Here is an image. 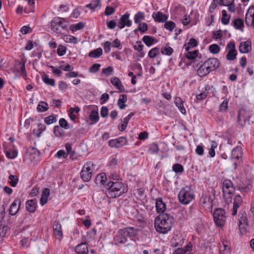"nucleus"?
I'll use <instances>...</instances> for the list:
<instances>
[{
    "mask_svg": "<svg viewBox=\"0 0 254 254\" xmlns=\"http://www.w3.org/2000/svg\"><path fill=\"white\" fill-rule=\"evenodd\" d=\"M245 23L248 26H253L254 28V12L253 7L249 8L246 14Z\"/></svg>",
    "mask_w": 254,
    "mask_h": 254,
    "instance_id": "13",
    "label": "nucleus"
},
{
    "mask_svg": "<svg viewBox=\"0 0 254 254\" xmlns=\"http://www.w3.org/2000/svg\"><path fill=\"white\" fill-rule=\"evenodd\" d=\"M57 121V118L55 115H52L47 117L44 119V122L47 125H51Z\"/></svg>",
    "mask_w": 254,
    "mask_h": 254,
    "instance_id": "46",
    "label": "nucleus"
},
{
    "mask_svg": "<svg viewBox=\"0 0 254 254\" xmlns=\"http://www.w3.org/2000/svg\"><path fill=\"white\" fill-rule=\"evenodd\" d=\"M94 165L91 162L85 164L80 172V177L84 182H89L92 176Z\"/></svg>",
    "mask_w": 254,
    "mask_h": 254,
    "instance_id": "6",
    "label": "nucleus"
},
{
    "mask_svg": "<svg viewBox=\"0 0 254 254\" xmlns=\"http://www.w3.org/2000/svg\"><path fill=\"white\" fill-rule=\"evenodd\" d=\"M100 66V64H94L89 68V71L91 73L97 72L99 71Z\"/></svg>",
    "mask_w": 254,
    "mask_h": 254,
    "instance_id": "60",
    "label": "nucleus"
},
{
    "mask_svg": "<svg viewBox=\"0 0 254 254\" xmlns=\"http://www.w3.org/2000/svg\"><path fill=\"white\" fill-rule=\"evenodd\" d=\"M228 108V101L225 99L219 106V111L220 112H226Z\"/></svg>",
    "mask_w": 254,
    "mask_h": 254,
    "instance_id": "55",
    "label": "nucleus"
},
{
    "mask_svg": "<svg viewBox=\"0 0 254 254\" xmlns=\"http://www.w3.org/2000/svg\"><path fill=\"white\" fill-rule=\"evenodd\" d=\"M134 115V113L133 112L130 113L127 117L125 118L124 119L123 123H122L121 125H119L118 126V129L122 131L124 130L128 124V122L129 121L130 118Z\"/></svg>",
    "mask_w": 254,
    "mask_h": 254,
    "instance_id": "25",
    "label": "nucleus"
},
{
    "mask_svg": "<svg viewBox=\"0 0 254 254\" xmlns=\"http://www.w3.org/2000/svg\"><path fill=\"white\" fill-rule=\"evenodd\" d=\"M127 140L125 137H120L115 139L109 140V145L112 147L120 148L126 145Z\"/></svg>",
    "mask_w": 254,
    "mask_h": 254,
    "instance_id": "11",
    "label": "nucleus"
},
{
    "mask_svg": "<svg viewBox=\"0 0 254 254\" xmlns=\"http://www.w3.org/2000/svg\"><path fill=\"white\" fill-rule=\"evenodd\" d=\"M145 19V13L143 12L139 11L136 13L134 16V22L136 24L141 23V21Z\"/></svg>",
    "mask_w": 254,
    "mask_h": 254,
    "instance_id": "33",
    "label": "nucleus"
},
{
    "mask_svg": "<svg viewBox=\"0 0 254 254\" xmlns=\"http://www.w3.org/2000/svg\"><path fill=\"white\" fill-rule=\"evenodd\" d=\"M127 101V96L126 94H122L120 96V98L118 101V105L120 109H124L126 107L125 103Z\"/></svg>",
    "mask_w": 254,
    "mask_h": 254,
    "instance_id": "29",
    "label": "nucleus"
},
{
    "mask_svg": "<svg viewBox=\"0 0 254 254\" xmlns=\"http://www.w3.org/2000/svg\"><path fill=\"white\" fill-rule=\"evenodd\" d=\"M250 114L249 112L245 109H241L238 115V122L241 126L246 125L247 123L248 125H251L254 122L250 120Z\"/></svg>",
    "mask_w": 254,
    "mask_h": 254,
    "instance_id": "8",
    "label": "nucleus"
},
{
    "mask_svg": "<svg viewBox=\"0 0 254 254\" xmlns=\"http://www.w3.org/2000/svg\"><path fill=\"white\" fill-rule=\"evenodd\" d=\"M42 80L43 82L47 85H50L51 86H54L55 85V80L53 78H50L47 74H44L42 76Z\"/></svg>",
    "mask_w": 254,
    "mask_h": 254,
    "instance_id": "34",
    "label": "nucleus"
},
{
    "mask_svg": "<svg viewBox=\"0 0 254 254\" xmlns=\"http://www.w3.org/2000/svg\"><path fill=\"white\" fill-rule=\"evenodd\" d=\"M89 119L94 123H97L99 119L98 112L96 111H92L90 114Z\"/></svg>",
    "mask_w": 254,
    "mask_h": 254,
    "instance_id": "44",
    "label": "nucleus"
},
{
    "mask_svg": "<svg viewBox=\"0 0 254 254\" xmlns=\"http://www.w3.org/2000/svg\"><path fill=\"white\" fill-rule=\"evenodd\" d=\"M239 50L240 53H248L252 50V42L250 40L242 42L240 43Z\"/></svg>",
    "mask_w": 254,
    "mask_h": 254,
    "instance_id": "14",
    "label": "nucleus"
},
{
    "mask_svg": "<svg viewBox=\"0 0 254 254\" xmlns=\"http://www.w3.org/2000/svg\"><path fill=\"white\" fill-rule=\"evenodd\" d=\"M235 191V189L234 187H232L231 188H229L228 189L223 190V195L224 196H226V194H228V197L230 198H232L233 194L234 193Z\"/></svg>",
    "mask_w": 254,
    "mask_h": 254,
    "instance_id": "54",
    "label": "nucleus"
},
{
    "mask_svg": "<svg viewBox=\"0 0 254 254\" xmlns=\"http://www.w3.org/2000/svg\"><path fill=\"white\" fill-rule=\"evenodd\" d=\"M160 53V49L158 47H155L151 49L148 52V57L150 58H154Z\"/></svg>",
    "mask_w": 254,
    "mask_h": 254,
    "instance_id": "43",
    "label": "nucleus"
},
{
    "mask_svg": "<svg viewBox=\"0 0 254 254\" xmlns=\"http://www.w3.org/2000/svg\"><path fill=\"white\" fill-rule=\"evenodd\" d=\"M69 23L64 18L54 17L51 22L52 30L58 34H62V31L67 28Z\"/></svg>",
    "mask_w": 254,
    "mask_h": 254,
    "instance_id": "5",
    "label": "nucleus"
},
{
    "mask_svg": "<svg viewBox=\"0 0 254 254\" xmlns=\"http://www.w3.org/2000/svg\"><path fill=\"white\" fill-rule=\"evenodd\" d=\"M103 54V50L101 48H98L89 52L88 56L91 58H98Z\"/></svg>",
    "mask_w": 254,
    "mask_h": 254,
    "instance_id": "32",
    "label": "nucleus"
},
{
    "mask_svg": "<svg viewBox=\"0 0 254 254\" xmlns=\"http://www.w3.org/2000/svg\"><path fill=\"white\" fill-rule=\"evenodd\" d=\"M242 198L240 195H236L234 198L233 207L232 211V215L237 214L238 209L240 207L242 203Z\"/></svg>",
    "mask_w": 254,
    "mask_h": 254,
    "instance_id": "15",
    "label": "nucleus"
},
{
    "mask_svg": "<svg viewBox=\"0 0 254 254\" xmlns=\"http://www.w3.org/2000/svg\"><path fill=\"white\" fill-rule=\"evenodd\" d=\"M188 53L186 54V58L189 60L195 59L198 55V51L197 50H194L193 52L187 51Z\"/></svg>",
    "mask_w": 254,
    "mask_h": 254,
    "instance_id": "51",
    "label": "nucleus"
},
{
    "mask_svg": "<svg viewBox=\"0 0 254 254\" xmlns=\"http://www.w3.org/2000/svg\"><path fill=\"white\" fill-rule=\"evenodd\" d=\"M129 14L128 12L121 16L120 19V22L118 25L120 29L124 28L125 26L130 27L131 26L132 22L129 20Z\"/></svg>",
    "mask_w": 254,
    "mask_h": 254,
    "instance_id": "10",
    "label": "nucleus"
},
{
    "mask_svg": "<svg viewBox=\"0 0 254 254\" xmlns=\"http://www.w3.org/2000/svg\"><path fill=\"white\" fill-rule=\"evenodd\" d=\"M100 2V0H93L90 3L86 5L85 7L94 10L98 6Z\"/></svg>",
    "mask_w": 254,
    "mask_h": 254,
    "instance_id": "48",
    "label": "nucleus"
},
{
    "mask_svg": "<svg viewBox=\"0 0 254 254\" xmlns=\"http://www.w3.org/2000/svg\"><path fill=\"white\" fill-rule=\"evenodd\" d=\"M49 109L48 104L45 102H40L37 106V110L40 112H45Z\"/></svg>",
    "mask_w": 254,
    "mask_h": 254,
    "instance_id": "37",
    "label": "nucleus"
},
{
    "mask_svg": "<svg viewBox=\"0 0 254 254\" xmlns=\"http://www.w3.org/2000/svg\"><path fill=\"white\" fill-rule=\"evenodd\" d=\"M156 208L158 213H164L166 209V204L163 202L162 198H158L156 199Z\"/></svg>",
    "mask_w": 254,
    "mask_h": 254,
    "instance_id": "22",
    "label": "nucleus"
},
{
    "mask_svg": "<svg viewBox=\"0 0 254 254\" xmlns=\"http://www.w3.org/2000/svg\"><path fill=\"white\" fill-rule=\"evenodd\" d=\"M106 188L108 196L113 198L119 197L128 190L127 185L119 181H109L106 185Z\"/></svg>",
    "mask_w": 254,
    "mask_h": 254,
    "instance_id": "2",
    "label": "nucleus"
},
{
    "mask_svg": "<svg viewBox=\"0 0 254 254\" xmlns=\"http://www.w3.org/2000/svg\"><path fill=\"white\" fill-rule=\"evenodd\" d=\"M209 72L218 68L220 64L219 61L215 58H210L204 62Z\"/></svg>",
    "mask_w": 254,
    "mask_h": 254,
    "instance_id": "9",
    "label": "nucleus"
},
{
    "mask_svg": "<svg viewBox=\"0 0 254 254\" xmlns=\"http://www.w3.org/2000/svg\"><path fill=\"white\" fill-rule=\"evenodd\" d=\"M6 156L11 159H14L17 156V152L15 150H9L6 152Z\"/></svg>",
    "mask_w": 254,
    "mask_h": 254,
    "instance_id": "50",
    "label": "nucleus"
},
{
    "mask_svg": "<svg viewBox=\"0 0 254 254\" xmlns=\"http://www.w3.org/2000/svg\"><path fill=\"white\" fill-rule=\"evenodd\" d=\"M142 40L146 46L150 47L153 44L155 39L151 36L146 35L143 37Z\"/></svg>",
    "mask_w": 254,
    "mask_h": 254,
    "instance_id": "40",
    "label": "nucleus"
},
{
    "mask_svg": "<svg viewBox=\"0 0 254 254\" xmlns=\"http://www.w3.org/2000/svg\"><path fill=\"white\" fill-rule=\"evenodd\" d=\"M8 179L10 180L9 184L12 187H16L19 181L18 177L16 175H10Z\"/></svg>",
    "mask_w": 254,
    "mask_h": 254,
    "instance_id": "35",
    "label": "nucleus"
},
{
    "mask_svg": "<svg viewBox=\"0 0 254 254\" xmlns=\"http://www.w3.org/2000/svg\"><path fill=\"white\" fill-rule=\"evenodd\" d=\"M59 125L60 127L63 128H64L65 129H67L69 128V125L68 124L67 122L64 119L61 118L59 120Z\"/></svg>",
    "mask_w": 254,
    "mask_h": 254,
    "instance_id": "57",
    "label": "nucleus"
},
{
    "mask_svg": "<svg viewBox=\"0 0 254 254\" xmlns=\"http://www.w3.org/2000/svg\"><path fill=\"white\" fill-rule=\"evenodd\" d=\"M243 149L240 146H237L234 148L231 152V158L238 161V162H242L243 161Z\"/></svg>",
    "mask_w": 254,
    "mask_h": 254,
    "instance_id": "12",
    "label": "nucleus"
},
{
    "mask_svg": "<svg viewBox=\"0 0 254 254\" xmlns=\"http://www.w3.org/2000/svg\"><path fill=\"white\" fill-rule=\"evenodd\" d=\"M138 229L133 227H127L120 229L114 238L115 244L118 245L125 244L127 242V237H132L138 235Z\"/></svg>",
    "mask_w": 254,
    "mask_h": 254,
    "instance_id": "3",
    "label": "nucleus"
},
{
    "mask_svg": "<svg viewBox=\"0 0 254 254\" xmlns=\"http://www.w3.org/2000/svg\"><path fill=\"white\" fill-rule=\"evenodd\" d=\"M175 103L177 107L179 108L180 111L184 115L186 114V110L184 106V102L182 99L179 97H177L175 98Z\"/></svg>",
    "mask_w": 254,
    "mask_h": 254,
    "instance_id": "23",
    "label": "nucleus"
},
{
    "mask_svg": "<svg viewBox=\"0 0 254 254\" xmlns=\"http://www.w3.org/2000/svg\"><path fill=\"white\" fill-rule=\"evenodd\" d=\"M64 40L66 42L76 44L77 43V38L71 35H66L64 37Z\"/></svg>",
    "mask_w": 254,
    "mask_h": 254,
    "instance_id": "53",
    "label": "nucleus"
},
{
    "mask_svg": "<svg viewBox=\"0 0 254 254\" xmlns=\"http://www.w3.org/2000/svg\"><path fill=\"white\" fill-rule=\"evenodd\" d=\"M184 243V239L182 235H175L171 240V245L173 247L182 246Z\"/></svg>",
    "mask_w": 254,
    "mask_h": 254,
    "instance_id": "17",
    "label": "nucleus"
},
{
    "mask_svg": "<svg viewBox=\"0 0 254 254\" xmlns=\"http://www.w3.org/2000/svg\"><path fill=\"white\" fill-rule=\"evenodd\" d=\"M178 198L182 204H188L194 198V192L190 187L186 186L180 191Z\"/></svg>",
    "mask_w": 254,
    "mask_h": 254,
    "instance_id": "4",
    "label": "nucleus"
},
{
    "mask_svg": "<svg viewBox=\"0 0 254 254\" xmlns=\"http://www.w3.org/2000/svg\"><path fill=\"white\" fill-rule=\"evenodd\" d=\"M233 187L232 182L229 180H225L223 183V190Z\"/></svg>",
    "mask_w": 254,
    "mask_h": 254,
    "instance_id": "58",
    "label": "nucleus"
},
{
    "mask_svg": "<svg viewBox=\"0 0 254 254\" xmlns=\"http://www.w3.org/2000/svg\"><path fill=\"white\" fill-rule=\"evenodd\" d=\"M53 227L54 233L56 238L59 239H61L63 238V235L62 230V226L60 222L58 221H55Z\"/></svg>",
    "mask_w": 254,
    "mask_h": 254,
    "instance_id": "20",
    "label": "nucleus"
},
{
    "mask_svg": "<svg viewBox=\"0 0 254 254\" xmlns=\"http://www.w3.org/2000/svg\"><path fill=\"white\" fill-rule=\"evenodd\" d=\"M173 52V49L169 46H165L161 49V53L167 56H170Z\"/></svg>",
    "mask_w": 254,
    "mask_h": 254,
    "instance_id": "49",
    "label": "nucleus"
},
{
    "mask_svg": "<svg viewBox=\"0 0 254 254\" xmlns=\"http://www.w3.org/2000/svg\"><path fill=\"white\" fill-rule=\"evenodd\" d=\"M113 72V68L112 66H108L102 69V73L109 76L112 74Z\"/></svg>",
    "mask_w": 254,
    "mask_h": 254,
    "instance_id": "64",
    "label": "nucleus"
},
{
    "mask_svg": "<svg viewBox=\"0 0 254 254\" xmlns=\"http://www.w3.org/2000/svg\"><path fill=\"white\" fill-rule=\"evenodd\" d=\"M21 205V201L19 199L16 198L10 205L9 209V213L11 215H15L18 211Z\"/></svg>",
    "mask_w": 254,
    "mask_h": 254,
    "instance_id": "16",
    "label": "nucleus"
},
{
    "mask_svg": "<svg viewBox=\"0 0 254 254\" xmlns=\"http://www.w3.org/2000/svg\"><path fill=\"white\" fill-rule=\"evenodd\" d=\"M213 219L217 226H223L226 220L225 210L221 208L216 209L213 212Z\"/></svg>",
    "mask_w": 254,
    "mask_h": 254,
    "instance_id": "7",
    "label": "nucleus"
},
{
    "mask_svg": "<svg viewBox=\"0 0 254 254\" xmlns=\"http://www.w3.org/2000/svg\"><path fill=\"white\" fill-rule=\"evenodd\" d=\"M176 26L175 23L172 21H167L164 24V27L170 31H172Z\"/></svg>",
    "mask_w": 254,
    "mask_h": 254,
    "instance_id": "56",
    "label": "nucleus"
},
{
    "mask_svg": "<svg viewBox=\"0 0 254 254\" xmlns=\"http://www.w3.org/2000/svg\"><path fill=\"white\" fill-rule=\"evenodd\" d=\"M68 155L65 152L64 150H59L57 153L55 154V157L56 158H66L67 157Z\"/></svg>",
    "mask_w": 254,
    "mask_h": 254,
    "instance_id": "61",
    "label": "nucleus"
},
{
    "mask_svg": "<svg viewBox=\"0 0 254 254\" xmlns=\"http://www.w3.org/2000/svg\"><path fill=\"white\" fill-rule=\"evenodd\" d=\"M198 45V42L194 38H190L188 44L185 43L184 45V48L186 51H189L190 49V47H195Z\"/></svg>",
    "mask_w": 254,
    "mask_h": 254,
    "instance_id": "30",
    "label": "nucleus"
},
{
    "mask_svg": "<svg viewBox=\"0 0 254 254\" xmlns=\"http://www.w3.org/2000/svg\"><path fill=\"white\" fill-rule=\"evenodd\" d=\"M106 178V176L105 174H99L96 178V183L97 184H99L100 185H104Z\"/></svg>",
    "mask_w": 254,
    "mask_h": 254,
    "instance_id": "39",
    "label": "nucleus"
},
{
    "mask_svg": "<svg viewBox=\"0 0 254 254\" xmlns=\"http://www.w3.org/2000/svg\"><path fill=\"white\" fill-rule=\"evenodd\" d=\"M237 55L236 50H229L226 55V59L229 61H233L236 59Z\"/></svg>",
    "mask_w": 254,
    "mask_h": 254,
    "instance_id": "42",
    "label": "nucleus"
},
{
    "mask_svg": "<svg viewBox=\"0 0 254 254\" xmlns=\"http://www.w3.org/2000/svg\"><path fill=\"white\" fill-rule=\"evenodd\" d=\"M75 250L76 254H88L89 252L88 244L81 243L76 246Z\"/></svg>",
    "mask_w": 254,
    "mask_h": 254,
    "instance_id": "19",
    "label": "nucleus"
},
{
    "mask_svg": "<svg viewBox=\"0 0 254 254\" xmlns=\"http://www.w3.org/2000/svg\"><path fill=\"white\" fill-rule=\"evenodd\" d=\"M50 190L48 188H45L42 191L40 199V203L42 205L45 204L48 201V197L50 195Z\"/></svg>",
    "mask_w": 254,
    "mask_h": 254,
    "instance_id": "27",
    "label": "nucleus"
},
{
    "mask_svg": "<svg viewBox=\"0 0 254 254\" xmlns=\"http://www.w3.org/2000/svg\"><path fill=\"white\" fill-rule=\"evenodd\" d=\"M174 222V218L170 214H160L155 219L154 226L157 232L166 234L171 230Z\"/></svg>",
    "mask_w": 254,
    "mask_h": 254,
    "instance_id": "1",
    "label": "nucleus"
},
{
    "mask_svg": "<svg viewBox=\"0 0 254 254\" xmlns=\"http://www.w3.org/2000/svg\"><path fill=\"white\" fill-rule=\"evenodd\" d=\"M85 26V23L82 22H78L76 24H72L70 26V29L72 31L82 29Z\"/></svg>",
    "mask_w": 254,
    "mask_h": 254,
    "instance_id": "41",
    "label": "nucleus"
},
{
    "mask_svg": "<svg viewBox=\"0 0 254 254\" xmlns=\"http://www.w3.org/2000/svg\"><path fill=\"white\" fill-rule=\"evenodd\" d=\"M37 206L36 201L33 199L28 200L26 203V210L29 212H34L35 211Z\"/></svg>",
    "mask_w": 254,
    "mask_h": 254,
    "instance_id": "26",
    "label": "nucleus"
},
{
    "mask_svg": "<svg viewBox=\"0 0 254 254\" xmlns=\"http://www.w3.org/2000/svg\"><path fill=\"white\" fill-rule=\"evenodd\" d=\"M172 170L176 173H182L184 172V167L180 164L176 163L173 165Z\"/></svg>",
    "mask_w": 254,
    "mask_h": 254,
    "instance_id": "47",
    "label": "nucleus"
},
{
    "mask_svg": "<svg viewBox=\"0 0 254 254\" xmlns=\"http://www.w3.org/2000/svg\"><path fill=\"white\" fill-rule=\"evenodd\" d=\"M115 10H116L115 8L110 6H107L106 7L104 13L105 15L109 16L113 14L115 12Z\"/></svg>",
    "mask_w": 254,
    "mask_h": 254,
    "instance_id": "62",
    "label": "nucleus"
},
{
    "mask_svg": "<svg viewBox=\"0 0 254 254\" xmlns=\"http://www.w3.org/2000/svg\"><path fill=\"white\" fill-rule=\"evenodd\" d=\"M138 29L141 33H144L148 30V25L146 23H140L138 24Z\"/></svg>",
    "mask_w": 254,
    "mask_h": 254,
    "instance_id": "59",
    "label": "nucleus"
},
{
    "mask_svg": "<svg viewBox=\"0 0 254 254\" xmlns=\"http://www.w3.org/2000/svg\"><path fill=\"white\" fill-rule=\"evenodd\" d=\"M38 129H34L33 130V133L37 137L41 136L42 132L45 130L46 127L45 125L42 124H38Z\"/></svg>",
    "mask_w": 254,
    "mask_h": 254,
    "instance_id": "31",
    "label": "nucleus"
},
{
    "mask_svg": "<svg viewBox=\"0 0 254 254\" xmlns=\"http://www.w3.org/2000/svg\"><path fill=\"white\" fill-rule=\"evenodd\" d=\"M220 50V47L216 44H213L209 46V51L213 54H218Z\"/></svg>",
    "mask_w": 254,
    "mask_h": 254,
    "instance_id": "45",
    "label": "nucleus"
},
{
    "mask_svg": "<svg viewBox=\"0 0 254 254\" xmlns=\"http://www.w3.org/2000/svg\"><path fill=\"white\" fill-rule=\"evenodd\" d=\"M213 89V86H209L207 85L205 87V91L200 93L199 94L196 95V98L197 100H202L204 99L208 95V91L210 89Z\"/></svg>",
    "mask_w": 254,
    "mask_h": 254,
    "instance_id": "28",
    "label": "nucleus"
},
{
    "mask_svg": "<svg viewBox=\"0 0 254 254\" xmlns=\"http://www.w3.org/2000/svg\"><path fill=\"white\" fill-rule=\"evenodd\" d=\"M222 15L221 22L224 25L228 24L230 21V15L227 14L225 10L222 11Z\"/></svg>",
    "mask_w": 254,
    "mask_h": 254,
    "instance_id": "36",
    "label": "nucleus"
},
{
    "mask_svg": "<svg viewBox=\"0 0 254 254\" xmlns=\"http://www.w3.org/2000/svg\"><path fill=\"white\" fill-rule=\"evenodd\" d=\"M197 72L200 77L205 76L210 73L204 62L199 67Z\"/></svg>",
    "mask_w": 254,
    "mask_h": 254,
    "instance_id": "24",
    "label": "nucleus"
},
{
    "mask_svg": "<svg viewBox=\"0 0 254 254\" xmlns=\"http://www.w3.org/2000/svg\"><path fill=\"white\" fill-rule=\"evenodd\" d=\"M109 178L111 179H112L114 180H116L117 181L120 180V176L119 173H118L117 172L113 171L110 173Z\"/></svg>",
    "mask_w": 254,
    "mask_h": 254,
    "instance_id": "63",
    "label": "nucleus"
},
{
    "mask_svg": "<svg viewBox=\"0 0 254 254\" xmlns=\"http://www.w3.org/2000/svg\"><path fill=\"white\" fill-rule=\"evenodd\" d=\"M54 133L57 137L62 136L64 134V130L59 126H56L54 128Z\"/></svg>",
    "mask_w": 254,
    "mask_h": 254,
    "instance_id": "52",
    "label": "nucleus"
},
{
    "mask_svg": "<svg viewBox=\"0 0 254 254\" xmlns=\"http://www.w3.org/2000/svg\"><path fill=\"white\" fill-rule=\"evenodd\" d=\"M233 26L236 29H242L244 27V21L242 19H236L233 21Z\"/></svg>",
    "mask_w": 254,
    "mask_h": 254,
    "instance_id": "38",
    "label": "nucleus"
},
{
    "mask_svg": "<svg viewBox=\"0 0 254 254\" xmlns=\"http://www.w3.org/2000/svg\"><path fill=\"white\" fill-rule=\"evenodd\" d=\"M220 254H231L230 244L227 241H222L220 247Z\"/></svg>",
    "mask_w": 254,
    "mask_h": 254,
    "instance_id": "18",
    "label": "nucleus"
},
{
    "mask_svg": "<svg viewBox=\"0 0 254 254\" xmlns=\"http://www.w3.org/2000/svg\"><path fill=\"white\" fill-rule=\"evenodd\" d=\"M152 17L156 22H164L168 19V16L161 12H154L152 14Z\"/></svg>",
    "mask_w": 254,
    "mask_h": 254,
    "instance_id": "21",
    "label": "nucleus"
}]
</instances>
